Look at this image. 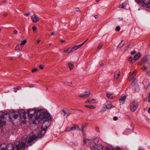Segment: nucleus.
Returning <instances> with one entry per match:
<instances>
[{
    "label": "nucleus",
    "mask_w": 150,
    "mask_h": 150,
    "mask_svg": "<svg viewBox=\"0 0 150 150\" xmlns=\"http://www.w3.org/2000/svg\"><path fill=\"white\" fill-rule=\"evenodd\" d=\"M71 131H73L75 129H77V130H80V128L78 126L76 125H75L74 126L71 127Z\"/></svg>",
    "instance_id": "20"
},
{
    "label": "nucleus",
    "mask_w": 150,
    "mask_h": 150,
    "mask_svg": "<svg viewBox=\"0 0 150 150\" xmlns=\"http://www.w3.org/2000/svg\"><path fill=\"white\" fill-rule=\"evenodd\" d=\"M18 114L20 115L19 112H16L14 111H13L12 113L10 114L9 115V117L11 119H13L15 120L18 116Z\"/></svg>",
    "instance_id": "8"
},
{
    "label": "nucleus",
    "mask_w": 150,
    "mask_h": 150,
    "mask_svg": "<svg viewBox=\"0 0 150 150\" xmlns=\"http://www.w3.org/2000/svg\"><path fill=\"white\" fill-rule=\"evenodd\" d=\"M129 45H128L127 46V47H125V50H127L128 49V48H129Z\"/></svg>",
    "instance_id": "47"
},
{
    "label": "nucleus",
    "mask_w": 150,
    "mask_h": 150,
    "mask_svg": "<svg viewBox=\"0 0 150 150\" xmlns=\"http://www.w3.org/2000/svg\"><path fill=\"white\" fill-rule=\"evenodd\" d=\"M62 111L64 114V116H65L66 117H67L69 116L71 112L70 110L68 109H65V110L63 109Z\"/></svg>",
    "instance_id": "13"
},
{
    "label": "nucleus",
    "mask_w": 150,
    "mask_h": 150,
    "mask_svg": "<svg viewBox=\"0 0 150 150\" xmlns=\"http://www.w3.org/2000/svg\"><path fill=\"white\" fill-rule=\"evenodd\" d=\"M1 29H0V31H1Z\"/></svg>",
    "instance_id": "64"
},
{
    "label": "nucleus",
    "mask_w": 150,
    "mask_h": 150,
    "mask_svg": "<svg viewBox=\"0 0 150 150\" xmlns=\"http://www.w3.org/2000/svg\"><path fill=\"white\" fill-rule=\"evenodd\" d=\"M136 87H137L136 88H135V91L136 92H138L139 90V86H137Z\"/></svg>",
    "instance_id": "32"
},
{
    "label": "nucleus",
    "mask_w": 150,
    "mask_h": 150,
    "mask_svg": "<svg viewBox=\"0 0 150 150\" xmlns=\"http://www.w3.org/2000/svg\"><path fill=\"white\" fill-rule=\"evenodd\" d=\"M138 103L137 101L133 100L131 103L130 109L132 112H134L137 108Z\"/></svg>",
    "instance_id": "7"
},
{
    "label": "nucleus",
    "mask_w": 150,
    "mask_h": 150,
    "mask_svg": "<svg viewBox=\"0 0 150 150\" xmlns=\"http://www.w3.org/2000/svg\"><path fill=\"white\" fill-rule=\"evenodd\" d=\"M100 0H97V2H98Z\"/></svg>",
    "instance_id": "62"
},
{
    "label": "nucleus",
    "mask_w": 150,
    "mask_h": 150,
    "mask_svg": "<svg viewBox=\"0 0 150 150\" xmlns=\"http://www.w3.org/2000/svg\"><path fill=\"white\" fill-rule=\"evenodd\" d=\"M64 52H66L67 49H64Z\"/></svg>",
    "instance_id": "61"
},
{
    "label": "nucleus",
    "mask_w": 150,
    "mask_h": 150,
    "mask_svg": "<svg viewBox=\"0 0 150 150\" xmlns=\"http://www.w3.org/2000/svg\"><path fill=\"white\" fill-rule=\"evenodd\" d=\"M27 135H25L23 137L22 141L17 142L13 145L12 144H8L6 146L4 144L0 145V150H24L26 148V143H28L31 146L30 143L37 137L35 135L30 136L28 138Z\"/></svg>",
    "instance_id": "2"
},
{
    "label": "nucleus",
    "mask_w": 150,
    "mask_h": 150,
    "mask_svg": "<svg viewBox=\"0 0 150 150\" xmlns=\"http://www.w3.org/2000/svg\"><path fill=\"white\" fill-rule=\"evenodd\" d=\"M40 40H38L37 41V43H39V42H40Z\"/></svg>",
    "instance_id": "60"
},
{
    "label": "nucleus",
    "mask_w": 150,
    "mask_h": 150,
    "mask_svg": "<svg viewBox=\"0 0 150 150\" xmlns=\"http://www.w3.org/2000/svg\"><path fill=\"white\" fill-rule=\"evenodd\" d=\"M118 119L117 117L116 116H115L113 117V120L114 121H116Z\"/></svg>",
    "instance_id": "40"
},
{
    "label": "nucleus",
    "mask_w": 150,
    "mask_h": 150,
    "mask_svg": "<svg viewBox=\"0 0 150 150\" xmlns=\"http://www.w3.org/2000/svg\"><path fill=\"white\" fill-rule=\"evenodd\" d=\"M16 89H17L18 90H20L21 89V87H19V86H17L16 88Z\"/></svg>",
    "instance_id": "43"
},
{
    "label": "nucleus",
    "mask_w": 150,
    "mask_h": 150,
    "mask_svg": "<svg viewBox=\"0 0 150 150\" xmlns=\"http://www.w3.org/2000/svg\"><path fill=\"white\" fill-rule=\"evenodd\" d=\"M32 29H33V31L34 32H36V28L35 26H33L32 28Z\"/></svg>",
    "instance_id": "33"
},
{
    "label": "nucleus",
    "mask_w": 150,
    "mask_h": 150,
    "mask_svg": "<svg viewBox=\"0 0 150 150\" xmlns=\"http://www.w3.org/2000/svg\"><path fill=\"white\" fill-rule=\"evenodd\" d=\"M134 71H131L130 73L129 76L128 78V80L130 81L132 80L135 76Z\"/></svg>",
    "instance_id": "14"
},
{
    "label": "nucleus",
    "mask_w": 150,
    "mask_h": 150,
    "mask_svg": "<svg viewBox=\"0 0 150 150\" xmlns=\"http://www.w3.org/2000/svg\"><path fill=\"white\" fill-rule=\"evenodd\" d=\"M83 142L84 144H85L86 143V139H84L83 140Z\"/></svg>",
    "instance_id": "49"
},
{
    "label": "nucleus",
    "mask_w": 150,
    "mask_h": 150,
    "mask_svg": "<svg viewBox=\"0 0 150 150\" xmlns=\"http://www.w3.org/2000/svg\"><path fill=\"white\" fill-rule=\"evenodd\" d=\"M103 64L102 63V62H101V63L100 64V66H102Z\"/></svg>",
    "instance_id": "59"
},
{
    "label": "nucleus",
    "mask_w": 150,
    "mask_h": 150,
    "mask_svg": "<svg viewBox=\"0 0 150 150\" xmlns=\"http://www.w3.org/2000/svg\"><path fill=\"white\" fill-rule=\"evenodd\" d=\"M149 60L148 57L147 55H146L144 57L142 60V63L143 64H145L148 62Z\"/></svg>",
    "instance_id": "12"
},
{
    "label": "nucleus",
    "mask_w": 150,
    "mask_h": 150,
    "mask_svg": "<svg viewBox=\"0 0 150 150\" xmlns=\"http://www.w3.org/2000/svg\"><path fill=\"white\" fill-rule=\"evenodd\" d=\"M124 45V44L123 43V40H122L118 45V47L120 48H121Z\"/></svg>",
    "instance_id": "26"
},
{
    "label": "nucleus",
    "mask_w": 150,
    "mask_h": 150,
    "mask_svg": "<svg viewBox=\"0 0 150 150\" xmlns=\"http://www.w3.org/2000/svg\"><path fill=\"white\" fill-rule=\"evenodd\" d=\"M3 16L5 17L6 16H7V14L6 13H4L3 14Z\"/></svg>",
    "instance_id": "45"
},
{
    "label": "nucleus",
    "mask_w": 150,
    "mask_h": 150,
    "mask_svg": "<svg viewBox=\"0 0 150 150\" xmlns=\"http://www.w3.org/2000/svg\"><path fill=\"white\" fill-rule=\"evenodd\" d=\"M126 98V96L122 95L121 98L119 99V101H120V102L122 104H123L125 102V100Z\"/></svg>",
    "instance_id": "18"
},
{
    "label": "nucleus",
    "mask_w": 150,
    "mask_h": 150,
    "mask_svg": "<svg viewBox=\"0 0 150 150\" xmlns=\"http://www.w3.org/2000/svg\"><path fill=\"white\" fill-rule=\"evenodd\" d=\"M142 70L144 71L146 69V67L145 66H144L142 68Z\"/></svg>",
    "instance_id": "35"
},
{
    "label": "nucleus",
    "mask_w": 150,
    "mask_h": 150,
    "mask_svg": "<svg viewBox=\"0 0 150 150\" xmlns=\"http://www.w3.org/2000/svg\"><path fill=\"white\" fill-rule=\"evenodd\" d=\"M20 120H22L23 123H25V120L26 119V116L28 115L29 118L33 120V123L38 124L39 122L44 118L47 119H51V116L50 114L47 112H43L41 110H39L36 111L35 109H29L28 112L21 110L19 111Z\"/></svg>",
    "instance_id": "1"
},
{
    "label": "nucleus",
    "mask_w": 150,
    "mask_h": 150,
    "mask_svg": "<svg viewBox=\"0 0 150 150\" xmlns=\"http://www.w3.org/2000/svg\"><path fill=\"white\" fill-rule=\"evenodd\" d=\"M147 74L148 76H150V71H149L147 72Z\"/></svg>",
    "instance_id": "46"
},
{
    "label": "nucleus",
    "mask_w": 150,
    "mask_h": 150,
    "mask_svg": "<svg viewBox=\"0 0 150 150\" xmlns=\"http://www.w3.org/2000/svg\"><path fill=\"white\" fill-rule=\"evenodd\" d=\"M8 115V113L7 112H0V126L2 127L6 123V118L4 115Z\"/></svg>",
    "instance_id": "4"
},
{
    "label": "nucleus",
    "mask_w": 150,
    "mask_h": 150,
    "mask_svg": "<svg viewBox=\"0 0 150 150\" xmlns=\"http://www.w3.org/2000/svg\"><path fill=\"white\" fill-rule=\"evenodd\" d=\"M60 42L62 43H63V42H65V41L64 40H60Z\"/></svg>",
    "instance_id": "50"
},
{
    "label": "nucleus",
    "mask_w": 150,
    "mask_h": 150,
    "mask_svg": "<svg viewBox=\"0 0 150 150\" xmlns=\"http://www.w3.org/2000/svg\"><path fill=\"white\" fill-rule=\"evenodd\" d=\"M2 2L3 4H4L6 2V1L5 0H3L2 1Z\"/></svg>",
    "instance_id": "54"
},
{
    "label": "nucleus",
    "mask_w": 150,
    "mask_h": 150,
    "mask_svg": "<svg viewBox=\"0 0 150 150\" xmlns=\"http://www.w3.org/2000/svg\"><path fill=\"white\" fill-rule=\"evenodd\" d=\"M85 107L89 108L91 109H95L96 107L93 105H85Z\"/></svg>",
    "instance_id": "25"
},
{
    "label": "nucleus",
    "mask_w": 150,
    "mask_h": 150,
    "mask_svg": "<svg viewBox=\"0 0 150 150\" xmlns=\"http://www.w3.org/2000/svg\"><path fill=\"white\" fill-rule=\"evenodd\" d=\"M96 148L95 146H91V150H110V149L106 147H105L100 144H98L96 145Z\"/></svg>",
    "instance_id": "5"
},
{
    "label": "nucleus",
    "mask_w": 150,
    "mask_h": 150,
    "mask_svg": "<svg viewBox=\"0 0 150 150\" xmlns=\"http://www.w3.org/2000/svg\"><path fill=\"white\" fill-rule=\"evenodd\" d=\"M27 86L29 87H34V85H32L31 86Z\"/></svg>",
    "instance_id": "48"
},
{
    "label": "nucleus",
    "mask_w": 150,
    "mask_h": 150,
    "mask_svg": "<svg viewBox=\"0 0 150 150\" xmlns=\"http://www.w3.org/2000/svg\"><path fill=\"white\" fill-rule=\"evenodd\" d=\"M15 89V90H14V92H17V90H16V88H14Z\"/></svg>",
    "instance_id": "58"
},
{
    "label": "nucleus",
    "mask_w": 150,
    "mask_h": 150,
    "mask_svg": "<svg viewBox=\"0 0 150 150\" xmlns=\"http://www.w3.org/2000/svg\"><path fill=\"white\" fill-rule=\"evenodd\" d=\"M72 83V82L71 81H69V82H65V83L67 85H70V84H71Z\"/></svg>",
    "instance_id": "30"
},
{
    "label": "nucleus",
    "mask_w": 150,
    "mask_h": 150,
    "mask_svg": "<svg viewBox=\"0 0 150 150\" xmlns=\"http://www.w3.org/2000/svg\"><path fill=\"white\" fill-rule=\"evenodd\" d=\"M140 54L137 53L134 56V60H137L140 58Z\"/></svg>",
    "instance_id": "22"
},
{
    "label": "nucleus",
    "mask_w": 150,
    "mask_h": 150,
    "mask_svg": "<svg viewBox=\"0 0 150 150\" xmlns=\"http://www.w3.org/2000/svg\"><path fill=\"white\" fill-rule=\"evenodd\" d=\"M126 5L127 3H122L119 6V8H124L126 6Z\"/></svg>",
    "instance_id": "23"
},
{
    "label": "nucleus",
    "mask_w": 150,
    "mask_h": 150,
    "mask_svg": "<svg viewBox=\"0 0 150 150\" xmlns=\"http://www.w3.org/2000/svg\"><path fill=\"white\" fill-rule=\"evenodd\" d=\"M68 65L70 70H71L73 68V65L71 63H69Z\"/></svg>",
    "instance_id": "28"
},
{
    "label": "nucleus",
    "mask_w": 150,
    "mask_h": 150,
    "mask_svg": "<svg viewBox=\"0 0 150 150\" xmlns=\"http://www.w3.org/2000/svg\"><path fill=\"white\" fill-rule=\"evenodd\" d=\"M51 45V44H50V45Z\"/></svg>",
    "instance_id": "63"
},
{
    "label": "nucleus",
    "mask_w": 150,
    "mask_h": 150,
    "mask_svg": "<svg viewBox=\"0 0 150 150\" xmlns=\"http://www.w3.org/2000/svg\"><path fill=\"white\" fill-rule=\"evenodd\" d=\"M132 59L131 57H129V61L130 62H132Z\"/></svg>",
    "instance_id": "41"
},
{
    "label": "nucleus",
    "mask_w": 150,
    "mask_h": 150,
    "mask_svg": "<svg viewBox=\"0 0 150 150\" xmlns=\"http://www.w3.org/2000/svg\"><path fill=\"white\" fill-rule=\"evenodd\" d=\"M31 18L33 22L36 23L39 21L40 17L37 15L35 14L31 16Z\"/></svg>",
    "instance_id": "10"
},
{
    "label": "nucleus",
    "mask_w": 150,
    "mask_h": 150,
    "mask_svg": "<svg viewBox=\"0 0 150 150\" xmlns=\"http://www.w3.org/2000/svg\"><path fill=\"white\" fill-rule=\"evenodd\" d=\"M46 129H45V128H42L41 129V130L40 132V135H38V137H40L42 136H43L44 135L45 133L46 132Z\"/></svg>",
    "instance_id": "19"
},
{
    "label": "nucleus",
    "mask_w": 150,
    "mask_h": 150,
    "mask_svg": "<svg viewBox=\"0 0 150 150\" xmlns=\"http://www.w3.org/2000/svg\"><path fill=\"white\" fill-rule=\"evenodd\" d=\"M140 7L146 6L150 9V0H135Z\"/></svg>",
    "instance_id": "3"
},
{
    "label": "nucleus",
    "mask_w": 150,
    "mask_h": 150,
    "mask_svg": "<svg viewBox=\"0 0 150 150\" xmlns=\"http://www.w3.org/2000/svg\"><path fill=\"white\" fill-rule=\"evenodd\" d=\"M39 67L40 69H42L44 68V67L43 65H41L39 66Z\"/></svg>",
    "instance_id": "37"
},
{
    "label": "nucleus",
    "mask_w": 150,
    "mask_h": 150,
    "mask_svg": "<svg viewBox=\"0 0 150 150\" xmlns=\"http://www.w3.org/2000/svg\"><path fill=\"white\" fill-rule=\"evenodd\" d=\"M83 45V44H81L79 45L74 46L73 47H72L73 52H74L75 50L80 48Z\"/></svg>",
    "instance_id": "17"
},
{
    "label": "nucleus",
    "mask_w": 150,
    "mask_h": 150,
    "mask_svg": "<svg viewBox=\"0 0 150 150\" xmlns=\"http://www.w3.org/2000/svg\"><path fill=\"white\" fill-rule=\"evenodd\" d=\"M47 119L46 118H44L42 119V120L44 119V121L43 123L42 124V128H45V129H46L48 127V125L49 124V122L47 120H49L50 119Z\"/></svg>",
    "instance_id": "11"
},
{
    "label": "nucleus",
    "mask_w": 150,
    "mask_h": 150,
    "mask_svg": "<svg viewBox=\"0 0 150 150\" xmlns=\"http://www.w3.org/2000/svg\"><path fill=\"white\" fill-rule=\"evenodd\" d=\"M87 93V92L86 91H85L84 93L81 94L79 96V97H80L83 98L84 97H87L89 96H90V93Z\"/></svg>",
    "instance_id": "16"
},
{
    "label": "nucleus",
    "mask_w": 150,
    "mask_h": 150,
    "mask_svg": "<svg viewBox=\"0 0 150 150\" xmlns=\"http://www.w3.org/2000/svg\"><path fill=\"white\" fill-rule=\"evenodd\" d=\"M114 107V106L112 105L111 102L109 101H107L105 102L103 106V108L105 109V108H106L108 109Z\"/></svg>",
    "instance_id": "9"
},
{
    "label": "nucleus",
    "mask_w": 150,
    "mask_h": 150,
    "mask_svg": "<svg viewBox=\"0 0 150 150\" xmlns=\"http://www.w3.org/2000/svg\"><path fill=\"white\" fill-rule=\"evenodd\" d=\"M103 45V44H100V45L98 47L97 49L100 50V49L102 47V46Z\"/></svg>",
    "instance_id": "34"
},
{
    "label": "nucleus",
    "mask_w": 150,
    "mask_h": 150,
    "mask_svg": "<svg viewBox=\"0 0 150 150\" xmlns=\"http://www.w3.org/2000/svg\"><path fill=\"white\" fill-rule=\"evenodd\" d=\"M116 150H120V149L119 147H117L116 148Z\"/></svg>",
    "instance_id": "52"
},
{
    "label": "nucleus",
    "mask_w": 150,
    "mask_h": 150,
    "mask_svg": "<svg viewBox=\"0 0 150 150\" xmlns=\"http://www.w3.org/2000/svg\"><path fill=\"white\" fill-rule=\"evenodd\" d=\"M136 53V52L135 50H134L133 51L131 52V54L132 55Z\"/></svg>",
    "instance_id": "38"
},
{
    "label": "nucleus",
    "mask_w": 150,
    "mask_h": 150,
    "mask_svg": "<svg viewBox=\"0 0 150 150\" xmlns=\"http://www.w3.org/2000/svg\"><path fill=\"white\" fill-rule=\"evenodd\" d=\"M71 131V127H68L66 128V129L65 130V132H69Z\"/></svg>",
    "instance_id": "29"
},
{
    "label": "nucleus",
    "mask_w": 150,
    "mask_h": 150,
    "mask_svg": "<svg viewBox=\"0 0 150 150\" xmlns=\"http://www.w3.org/2000/svg\"><path fill=\"white\" fill-rule=\"evenodd\" d=\"M136 81V80H134L132 81V84H133V85L135 84H134V82Z\"/></svg>",
    "instance_id": "53"
},
{
    "label": "nucleus",
    "mask_w": 150,
    "mask_h": 150,
    "mask_svg": "<svg viewBox=\"0 0 150 150\" xmlns=\"http://www.w3.org/2000/svg\"><path fill=\"white\" fill-rule=\"evenodd\" d=\"M120 30V26H117L116 27V28H115V30L116 31H119Z\"/></svg>",
    "instance_id": "31"
},
{
    "label": "nucleus",
    "mask_w": 150,
    "mask_h": 150,
    "mask_svg": "<svg viewBox=\"0 0 150 150\" xmlns=\"http://www.w3.org/2000/svg\"><path fill=\"white\" fill-rule=\"evenodd\" d=\"M51 35H54V32H52L51 34Z\"/></svg>",
    "instance_id": "57"
},
{
    "label": "nucleus",
    "mask_w": 150,
    "mask_h": 150,
    "mask_svg": "<svg viewBox=\"0 0 150 150\" xmlns=\"http://www.w3.org/2000/svg\"><path fill=\"white\" fill-rule=\"evenodd\" d=\"M18 31L17 30H15L13 31V33L15 34H17V33Z\"/></svg>",
    "instance_id": "42"
},
{
    "label": "nucleus",
    "mask_w": 150,
    "mask_h": 150,
    "mask_svg": "<svg viewBox=\"0 0 150 150\" xmlns=\"http://www.w3.org/2000/svg\"><path fill=\"white\" fill-rule=\"evenodd\" d=\"M66 52L68 53L69 54L74 52L72 48H69L67 49Z\"/></svg>",
    "instance_id": "24"
},
{
    "label": "nucleus",
    "mask_w": 150,
    "mask_h": 150,
    "mask_svg": "<svg viewBox=\"0 0 150 150\" xmlns=\"http://www.w3.org/2000/svg\"><path fill=\"white\" fill-rule=\"evenodd\" d=\"M106 96L107 97L109 98L112 99L113 98V96L111 94L107 93L106 94Z\"/></svg>",
    "instance_id": "27"
},
{
    "label": "nucleus",
    "mask_w": 150,
    "mask_h": 150,
    "mask_svg": "<svg viewBox=\"0 0 150 150\" xmlns=\"http://www.w3.org/2000/svg\"><path fill=\"white\" fill-rule=\"evenodd\" d=\"M114 77L116 79H118L120 76V73L119 71H116L114 73Z\"/></svg>",
    "instance_id": "21"
},
{
    "label": "nucleus",
    "mask_w": 150,
    "mask_h": 150,
    "mask_svg": "<svg viewBox=\"0 0 150 150\" xmlns=\"http://www.w3.org/2000/svg\"><path fill=\"white\" fill-rule=\"evenodd\" d=\"M94 17L95 18H97L98 17V16L97 15H96L94 16Z\"/></svg>",
    "instance_id": "51"
},
{
    "label": "nucleus",
    "mask_w": 150,
    "mask_h": 150,
    "mask_svg": "<svg viewBox=\"0 0 150 150\" xmlns=\"http://www.w3.org/2000/svg\"><path fill=\"white\" fill-rule=\"evenodd\" d=\"M37 69L36 68H34V69H33L32 70V72H34L35 71H37Z\"/></svg>",
    "instance_id": "36"
},
{
    "label": "nucleus",
    "mask_w": 150,
    "mask_h": 150,
    "mask_svg": "<svg viewBox=\"0 0 150 150\" xmlns=\"http://www.w3.org/2000/svg\"><path fill=\"white\" fill-rule=\"evenodd\" d=\"M148 111L149 113L150 114V108L148 109Z\"/></svg>",
    "instance_id": "56"
},
{
    "label": "nucleus",
    "mask_w": 150,
    "mask_h": 150,
    "mask_svg": "<svg viewBox=\"0 0 150 150\" xmlns=\"http://www.w3.org/2000/svg\"><path fill=\"white\" fill-rule=\"evenodd\" d=\"M88 40V39H87L85 41L83 42L82 44H83V45Z\"/></svg>",
    "instance_id": "55"
},
{
    "label": "nucleus",
    "mask_w": 150,
    "mask_h": 150,
    "mask_svg": "<svg viewBox=\"0 0 150 150\" xmlns=\"http://www.w3.org/2000/svg\"><path fill=\"white\" fill-rule=\"evenodd\" d=\"M96 99H89L86 100L85 102V103H89L90 104L94 103Z\"/></svg>",
    "instance_id": "15"
},
{
    "label": "nucleus",
    "mask_w": 150,
    "mask_h": 150,
    "mask_svg": "<svg viewBox=\"0 0 150 150\" xmlns=\"http://www.w3.org/2000/svg\"><path fill=\"white\" fill-rule=\"evenodd\" d=\"M29 13H26L25 14H24V15L26 16H28L29 14Z\"/></svg>",
    "instance_id": "44"
},
{
    "label": "nucleus",
    "mask_w": 150,
    "mask_h": 150,
    "mask_svg": "<svg viewBox=\"0 0 150 150\" xmlns=\"http://www.w3.org/2000/svg\"><path fill=\"white\" fill-rule=\"evenodd\" d=\"M26 42V40H24L20 44H18L16 46L15 50L16 51L21 50Z\"/></svg>",
    "instance_id": "6"
},
{
    "label": "nucleus",
    "mask_w": 150,
    "mask_h": 150,
    "mask_svg": "<svg viewBox=\"0 0 150 150\" xmlns=\"http://www.w3.org/2000/svg\"><path fill=\"white\" fill-rule=\"evenodd\" d=\"M83 127L82 126V132L83 134V135H84L85 134V132H84V130H83Z\"/></svg>",
    "instance_id": "39"
}]
</instances>
